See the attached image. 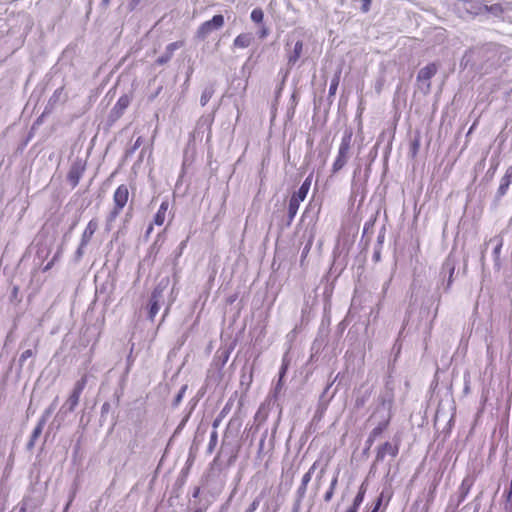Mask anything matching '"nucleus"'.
Segmentation results:
<instances>
[{"label":"nucleus","instance_id":"nucleus-1","mask_svg":"<svg viewBox=\"0 0 512 512\" xmlns=\"http://www.w3.org/2000/svg\"><path fill=\"white\" fill-rule=\"evenodd\" d=\"M511 51L506 46L496 43H486L475 46L462 57L461 65L465 68L471 67L483 73H489L510 60Z\"/></svg>","mask_w":512,"mask_h":512},{"label":"nucleus","instance_id":"nucleus-2","mask_svg":"<svg viewBox=\"0 0 512 512\" xmlns=\"http://www.w3.org/2000/svg\"><path fill=\"white\" fill-rule=\"evenodd\" d=\"M352 137V129H345L339 144L337 156L332 164L331 172L333 175L337 174L348 163L350 158Z\"/></svg>","mask_w":512,"mask_h":512},{"label":"nucleus","instance_id":"nucleus-3","mask_svg":"<svg viewBox=\"0 0 512 512\" xmlns=\"http://www.w3.org/2000/svg\"><path fill=\"white\" fill-rule=\"evenodd\" d=\"M129 199V189L127 185L121 184L119 185L113 194V209L108 213L106 217V226L107 230L111 229L112 223L119 216L123 208L126 206Z\"/></svg>","mask_w":512,"mask_h":512},{"label":"nucleus","instance_id":"nucleus-4","mask_svg":"<svg viewBox=\"0 0 512 512\" xmlns=\"http://www.w3.org/2000/svg\"><path fill=\"white\" fill-rule=\"evenodd\" d=\"M224 16L221 14L214 15L212 19L203 22L197 29L195 37L204 41L211 33L220 30L224 26Z\"/></svg>","mask_w":512,"mask_h":512},{"label":"nucleus","instance_id":"nucleus-5","mask_svg":"<svg viewBox=\"0 0 512 512\" xmlns=\"http://www.w3.org/2000/svg\"><path fill=\"white\" fill-rule=\"evenodd\" d=\"M87 384V377L84 375L82 376L74 385L73 390L66 400V402L62 405L61 410L64 411V413H71L75 410L79 403L80 396L85 389Z\"/></svg>","mask_w":512,"mask_h":512},{"label":"nucleus","instance_id":"nucleus-6","mask_svg":"<svg viewBox=\"0 0 512 512\" xmlns=\"http://www.w3.org/2000/svg\"><path fill=\"white\" fill-rule=\"evenodd\" d=\"M168 280H161L153 289L148 305V318L153 321L160 309V302L163 300L164 290L166 289Z\"/></svg>","mask_w":512,"mask_h":512},{"label":"nucleus","instance_id":"nucleus-7","mask_svg":"<svg viewBox=\"0 0 512 512\" xmlns=\"http://www.w3.org/2000/svg\"><path fill=\"white\" fill-rule=\"evenodd\" d=\"M378 400H379V408L383 409L386 412L385 415H389L391 417L392 416L391 410H392L393 401H394V393H393V387L389 381L386 382L385 391L379 396Z\"/></svg>","mask_w":512,"mask_h":512},{"label":"nucleus","instance_id":"nucleus-8","mask_svg":"<svg viewBox=\"0 0 512 512\" xmlns=\"http://www.w3.org/2000/svg\"><path fill=\"white\" fill-rule=\"evenodd\" d=\"M286 55H287V65L289 68H292L296 65L298 60L300 59L303 51V42L302 40H297L293 47L290 48V43L287 42L285 46Z\"/></svg>","mask_w":512,"mask_h":512},{"label":"nucleus","instance_id":"nucleus-9","mask_svg":"<svg viewBox=\"0 0 512 512\" xmlns=\"http://www.w3.org/2000/svg\"><path fill=\"white\" fill-rule=\"evenodd\" d=\"M85 171V163L81 159L74 161L69 169L67 180L75 188Z\"/></svg>","mask_w":512,"mask_h":512},{"label":"nucleus","instance_id":"nucleus-10","mask_svg":"<svg viewBox=\"0 0 512 512\" xmlns=\"http://www.w3.org/2000/svg\"><path fill=\"white\" fill-rule=\"evenodd\" d=\"M399 446H400L399 440L395 441V443L388 442V441L385 442L384 444L379 446V448L377 449L376 461L382 462L387 455H389L393 458L396 457L399 453Z\"/></svg>","mask_w":512,"mask_h":512},{"label":"nucleus","instance_id":"nucleus-11","mask_svg":"<svg viewBox=\"0 0 512 512\" xmlns=\"http://www.w3.org/2000/svg\"><path fill=\"white\" fill-rule=\"evenodd\" d=\"M130 103L131 97L127 94L122 95L111 109L109 120L112 122L118 120L124 114Z\"/></svg>","mask_w":512,"mask_h":512},{"label":"nucleus","instance_id":"nucleus-12","mask_svg":"<svg viewBox=\"0 0 512 512\" xmlns=\"http://www.w3.org/2000/svg\"><path fill=\"white\" fill-rule=\"evenodd\" d=\"M214 122V113L209 115H203L199 118L196 124L194 134L196 137H200L207 132V140L211 138V127Z\"/></svg>","mask_w":512,"mask_h":512},{"label":"nucleus","instance_id":"nucleus-13","mask_svg":"<svg viewBox=\"0 0 512 512\" xmlns=\"http://www.w3.org/2000/svg\"><path fill=\"white\" fill-rule=\"evenodd\" d=\"M438 67L435 63H429L421 68L417 74V81L426 84V92L430 90V79L437 73Z\"/></svg>","mask_w":512,"mask_h":512},{"label":"nucleus","instance_id":"nucleus-14","mask_svg":"<svg viewBox=\"0 0 512 512\" xmlns=\"http://www.w3.org/2000/svg\"><path fill=\"white\" fill-rule=\"evenodd\" d=\"M487 245L489 244H493V251H492V257H493V262H494V269L496 271H500L501 267H502V262H501V259H500V255H501V250H502V247H503V238L501 236H495L493 238H491L487 243Z\"/></svg>","mask_w":512,"mask_h":512},{"label":"nucleus","instance_id":"nucleus-15","mask_svg":"<svg viewBox=\"0 0 512 512\" xmlns=\"http://www.w3.org/2000/svg\"><path fill=\"white\" fill-rule=\"evenodd\" d=\"M456 267V261L455 259L449 255L446 260L444 261L442 265L441 274L443 277L448 275V279L445 286V291H448L453 283V275Z\"/></svg>","mask_w":512,"mask_h":512},{"label":"nucleus","instance_id":"nucleus-16","mask_svg":"<svg viewBox=\"0 0 512 512\" xmlns=\"http://www.w3.org/2000/svg\"><path fill=\"white\" fill-rule=\"evenodd\" d=\"M389 423H390V416L384 415L383 419L370 432V434L366 440V444H367L368 448H370L372 446L373 442L376 440V438H378L384 432V430L388 427Z\"/></svg>","mask_w":512,"mask_h":512},{"label":"nucleus","instance_id":"nucleus-17","mask_svg":"<svg viewBox=\"0 0 512 512\" xmlns=\"http://www.w3.org/2000/svg\"><path fill=\"white\" fill-rule=\"evenodd\" d=\"M473 484H474V479H473V477H471L469 475L466 476L462 480V482L459 486V489H458V502H457L458 505H460L466 499Z\"/></svg>","mask_w":512,"mask_h":512},{"label":"nucleus","instance_id":"nucleus-18","mask_svg":"<svg viewBox=\"0 0 512 512\" xmlns=\"http://www.w3.org/2000/svg\"><path fill=\"white\" fill-rule=\"evenodd\" d=\"M182 46V42L176 41L166 46L165 52L156 60L158 65H164L170 61L174 52Z\"/></svg>","mask_w":512,"mask_h":512},{"label":"nucleus","instance_id":"nucleus-19","mask_svg":"<svg viewBox=\"0 0 512 512\" xmlns=\"http://www.w3.org/2000/svg\"><path fill=\"white\" fill-rule=\"evenodd\" d=\"M312 182V176L309 175L301 184L299 189L293 193L291 199H296L297 202L301 203L307 197Z\"/></svg>","mask_w":512,"mask_h":512},{"label":"nucleus","instance_id":"nucleus-20","mask_svg":"<svg viewBox=\"0 0 512 512\" xmlns=\"http://www.w3.org/2000/svg\"><path fill=\"white\" fill-rule=\"evenodd\" d=\"M98 229V221L96 219H91L86 228L84 229L82 235H81V242L82 245H88L90 240L92 239L94 233Z\"/></svg>","mask_w":512,"mask_h":512},{"label":"nucleus","instance_id":"nucleus-21","mask_svg":"<svg viewBox=\"0 0 512 512\" xmlns=\"http://www.w3.org/2000/svg\"><path fill=\"white\" fill-rule=\"evenodd\" d=\"M45 425H46V422L44 419L38 420L37 425L33 429L30 439L26 445L28 450H32L34 448L35 443H36L37 439L40 437V435L42 434V431H43V428Z\"/></svg>","mask_w":512,"mask_h":512},{"label":"nucleus","instance_id":"nucleus-22","mask_svg":"<svg viewBox=\"0 0 512 512\" xmlns=\"http://www.w3.org/2000/svg\"><path fill=\"white\" fill-rule=\"evenodd\" d=\"M254 40L252 33H241L233 41L234 48L244 49L249 47Z\"/></svg>","mask_w":512,"mask_h":512},{"label":"nucleus","instance_id":"nucleus-23","mask_svg":"<svg viewBox=\"0 0 512 512\" xmlns=\"http://www.w3.org/2000/svg\"><path fill=\"white\" fill-rule=\"evenodd\" d=\"M66 95H64V87L57 88L52 96L49 98L47 108H54L58 103L65 102Z\"/></svg>","mask_w":512,"mask_h":512},{"label":"nucleus","instance_id":"nucleus-24","mask_svg":"<svg viewBox=\"0 0 512 512\" xmlns=\"http://www.w3.org/2000/svg\"><path fill=\"white\" fill-rule=\"evenodd\" d=\"M168 208H169L168 200L162 201L158 211L156 212V214L154 216V219H153L154 224H156L158 226L163 225L165 218H166V213H167Z\"/></svg>","mask_w":512,"mask_h":512},{"label":"nucleus","instance_id":"nucleus-25","mask_svg":"<svg viewBox=\"0 0 512 512\" xmlns=\"http://www.w3.org/2000/svg\"><path fill=\"white\" fill-rule=\"evenodd\" d=\"M508 9V3L484 4V10L495 17H500Z\"/></svg>","mask_w":512,"mask_h":512},{"label":"nucleus","instance_id":"nucleus-26","mask_svg":"<svg viewBox=\"0 0 512 512\" xmlns=\"http://www.w3.org/2000/svg\"><path fill=\"white\" fill-rule=\"evenodd\" d=\"M339 474H340L339 470L335 471V473L330 481L329 488L327 489V491L325 492V494L323 496V500L327 503L330 502L334 496L336 487L338 485Z\"/></svg>","mask_w":512,"mask_h":512},{"label":"nucleus","instance_id":"nucleus-27","mask_svg":"<svg viewBox=\"0 0 512 512\" xmlns=\"http://www.w3.org/2000/svg\"><path fill=\"white\" fill-rule=\"evenodd\" d=\"M512 183V180L508 178L507 176H503L500 181V185L497 189V192L495 194V201L498 202L501 200L503 196L507 193L510 184Z\"/></svg>","mask_w":512,"mask_h":512},{"label":"nucleus","instance_id":"nucleus-28","mask_svg":"<svg viewBox=\"0 0 512 512\" xmlns=\"http://www.w3.org/2000/svg\"><path fill=\"white\" fill-rule=\"evenodd\" d=\"M299 206H300V203L297 202L296 199L290 198L289 204H288V213H287V223H286L287 226H290L291 223L293 222V220L298 212Z\"/></svg>","mask_w":512,"mask_h":512},{"label":"nucleus","instance_id":"nucleus-29","mask_svg":"<svg viewBox=\"0 0 512 512\" xmlns=\"http://www.w3.org/2000/svg\"><path fill=\"white\" fill-rule=\"evenodd\" d=\"M214 94V89L212 86L210 87H206L202 94H201V97H200V104L201 106H205L209 101L210 99L212 98Z\"/></svg>","mask_w":512,"mask_h":512},{"label":"nucleus","instance_id":"nucleus-30","mask_svg":"<svg viewBox=\"0 0 512 512\" xmlns=\"http://www.w3.org/2000/svg\"><path fill=\"white\" fill-rule=\"evenodd\" d=\"M230 410V407H229V404H226L223 409L220 411V413L218 414V416L214 419L213 423H212V427L214 429H217L219 427V425L221 424L222 420L225 418V416L228 414Z\"/></svg>","mask_w":512,"mask_h":512},{"label":"nucleus","instance_id":"nucleus-31","mask_svg":"<svg viewBox=\"0 0 512 512\" xmlns=\"http://www.w3.org/2000/svg\"><path fill=\"white\" fill-rule=\"evenodd\" d=\"M365 493H366V487L364 485V483L359 487V490H358V493L357 495L355 496L354 500H353V504L355 507L359 508L360 505L363 503L364 501V497H365Z\"/></svg>","mask_w":512,"mask_h":512},{"label":"nucleus","instance_id":"nucleus-32","mask_svg":"<svg viewBox=\"0 0 512 512\" xmlns=\"http://www.w3.org/2000/svg\"><path fill=\"white\" fill-rule=\"evenodd\" d=\"M218 442V433L217 429L213 428V431L210 434V439L207 447V452L212 453L217 445Z\"/></svg>","mask_w":512,"mask_h":512},{"label":"nucleus","instance_id":"nucleus-33","mask_svg":"<svg viewBox=\"0 0 512 512\" xmlns=\"http://www.w3.org/2000/svg\"><path fill=\"white\" fill-rule=\"evenodd\" d=\"M36 355V351L32 350V349H27L25 351H23L18 359V364L20 366V368L23 367L25 361L33 356Z\"/></svg>","mask_w":512,"mask_h":512},{"label":"nucleus","instance_id":"nucleus-34","mask_svg":"<svg viewBox=\"0 0 512 512\" xmlns=\"http://www.w3.org/2000/svg\"><path fill=\"white\" fill-rule=\"evenodd\" d=\"M250 17L254 23H257V24L262 23L263 18H264L263 10L261 8L253 9Z\"/></svg>","mask_w":512,"mask_h":512},{"label":"nucleus","instance_id":"nucleus-35","mask_svg":"<svg viewBox=\"0 0 512 512\" xmlns=\"http://www.w3.org/2000/svg\"><path fill=\"white\" fill-rule=\"evenodd\" d=\"M370 396H371V391H370V390L365 391V392L363 393V395L358 396V397L356 398V400H355V406H356L357 408H361V407H363V406L366 404V402L369 400Z\"/></svg>","mask_w":512,"mask_h":512},{"label":"nucleus","instance_id":"nucleus-36","mask_svg":"<svg viewBox=\"0 0 512 512\" xmlns=\"http://www.w3.org/2000/svg\"><path fill=\"white\" fill-rule=\"evenodd\" d=\"M56 404H57V398L44 410V412L42 413V415L39 419H44L45 422L47 423L48 419L50 418V416L52 415V413L54 412V410L56 408Z\"/></svg>","mask_w":512,"mask_h":512},{"label":"nucleus","instance_id":"nucleus-37","mask_svg":"<svg viewBox=\"0 0 512 512\" xmlns=\"http://www.w3.org/2000/svg\"><path fill=\"white\" fill-rule=\"evenodd\" d=\"M333 396H334V394L328 400H326V402H319V405H318V408H317L314 418L321 419V417L323 416V414L325 413V411L328 407V403L333 398Z\"/></svg>","mask_w":512,"mask_h":512},{"label":"nucleus","instance_id":"nucleus-38","mask_svg":"<svg viewBox=\"0 0 512 512\" xmlns=\"http://www.w3.org/2000/svg\"><path fill=\"white\" fill-rule=\"evenodd\" d=\"M262 500V496L258 495L253 499L250 505L244 510V512H256Z\"/></svg>","mask_w":512,"mask_h":512},{"label":"nucleus","instance_id":"nucleus-39","mask_svg":"<svg viewBox=\"0 0 512 512\" xmlns=\"http://www.w3.org/2000/svg\"><path fill=\"white\" fill-rule=\"evenodd\" d=\"M86 246L87 245H82V242L80 241L79 246L76 249L74 256H73V260L75 263H78L82 259L83 255L85 253Z\"/></svg>","mask_w":512,"mask_h":512},{"label":"nucleus","instance_id":"nucleus-40","mask_svg":"<svg viewBox=\"0 0 512 512\" xmlns=\"http://www.w3.org/2000/svg\"><path fill=\"white\" fill-rule=\"evenodd\" d=\"M339 81H340L339 74L335 75L333 77V79L331 80V83H330V86H329V95L330 96L335 95V93L337 91V88H338V85H339Z\"/></svg>","mask_w":512,"mask_h":512},{"label":"nucleus","instance_id":"nucleus-41","mask_svg":"<svg viewBox=\"0 0 512 512\" xmlns=\"http://www.w3.org/2000/svg\"><path fill=\"white\" fill-rule=\"evenodd\" d=\"M327 466H328V461H326V462L324 463V465L321 467V469H320V471H319L318 475L316 476V483H315V490H316V492H317V491L319 490V488H320V482H321V480H322V478H323V476H324V474H325V471H326Z\"/></svg>","mask_w":512,"mask_h":512},{"label":"nucleus","instance_id":"nucleus-42","mask_svg":"<svg viewBox=\"0 0 512 512\" xmlns=\"http://www.w3.org/2000/svg\"><path fill=\"white\" fill-rule=\"evenodd\" d=\"M143 139L142 137H138L134 144L126 150V156L129 157L135 153V151L142 145Z\"/></svg>","mask_w":512,"mask_h":512},{"label":"nucleus","instance_id":"nucleus-43","mask_svg":"<svg viewBox=\"0 0 512 512\" xmlns=\"http://www.w3.org/2000/svg\"><path fill=\"white\" fill-rule=\"evenodd\" d=\"M283 388V379H278L276 385L274 386L271 397L276 400L278 398V395L280 394L281 390Z\"/></svg>","mask_w":512,"mask_h":512},{"label":"nucleus","instance_id":"nucleus-44","mask_svg":"<svg viewBox=\"0 0 512 512\" xmlns=\"http://www.w3.org/2000/svg\"><path fill=\"white\" fill-rule=\"evenodd\" d=\"M307 485L301 484L298 486L296 492H295V498L298 499H304L307 493Z\"/></svg>","mask_w":512,"mask_h":512},{"label":"nucleus","instance_id":"nucleus-45","mask_svg":"<svg viewBox=\"0 0 512 512\" xmlns=\"http://www.w3.org/2000/svg\"><path fill=\"white\" fill-rule=\"evenodd\" d=\"M268 436V431L266 430L262 436H261V439L259 441V447H258V456H260L263 452V449H264V445H265V441H266V438Z\"/></svg>","mask_w":512,"mask_h":512},{"label":"nucleus","instance_id":"nucleus-46","mask_svg":"<svg viewBox=\"0 0 512 512\" xmlns=\"http://www.w3.org/2000/svg\"><path fill=\"white\" fill-rule=\"evenodd\" d=\"M186 389H187V386L181 387V389L179 390V392L175 396V399H174V404L175 405H178L182 401V398L184 396V393H185Z\"/></svg>","mask_w":512,"mask_h":512},{"label":"nucleus","instance_id":"nucleus-47","mask_svg":"<svg viewBox=\"0 0 512 512\" xmlns=\"http://www.w3.org/2000/svg\"><path fill=\"white\" fill-rule=\"evenodd\" d=\"M420 147V140L419 138H415L411 143V152L412 155L415 156L419 150Z\"/></svg>","mask_w":512,"mask_h":512},{"label":"nucleus","instance_id":"nucleus-48","mask_svg":"<svg viewBox=\"0 0 512 512\" xmlns=\"http://www.w3.org/2000/svg\"><path fill=\"white\" fill-rule=\"evenodd\" d=\"M141 3V0H129L127 3V9L132 12L134 11Z\"/></svg>","mask_w":512,"mask_h":512},{"label":"nucleus","instance_id":"nucleus-49","mask_svg":"<svg viewBox=\"0 0 512 512\" xmlns=\"http://www.w3.org/2000/svg\"><path fill=\"white\" fill-rule=\"evenodd\" d=\"M288 369V364L286 363L285 359L282 361V365L279 370V379H283L286 375Z\"/></svg>","mask_w":512,"mask_h":512},{"label":"nucleus","instance_id":"nucleus-50","mask_svg":"<svg viewBox=\"0 0 512 512\" xmlns=\"http://www.w3.org/2000/svg\"><path fill=\"white\" fill-rule=\"evenodd\" d=\"M302 501V499L295 498L291 512H300Z\"/></svg>","mask_w":512,"mask_h":512},{"label":"nucleus","instance_id":"nucleus-51","mask_svg":"<svg viewBox=\"0 0 512 512\" xmlns=\"http://www.w3.org/2000/svg\"><path fill=\"white\" fill-rule=\"evenodd\" d=\"M337 377H338V375L335 377V379H334L332 382H330V383L326 386V388L324 389V391H323L322 395L320 396V400H319V402H326V401L324 400V398H325L326 394L328 393V390L331 388V386L333 385V383H334V382H335V380L337 379Z\"/></svg>","mask_w":512,"mask_h":512},{"label":"nucleus","instance_id":"nucleus-52","mask_svg":"<svg viewBox=\"0 0 512 512\" xmlns=\"http://www.w3.org/2000/svg\"><path fill=\"white\" fill-rule=\"evenodd\" d=\"M312 476H313V475H312L311 473L306 472V473L303 475L302 479H301V484H304V485H307V486H308L309 482H310V481H311V479H312Z\"/></svg>","mask_w":512,"mask_h":512},{"label":"nucleus","instance_id":"nucleus-53","mask_svg":"<svg viewBox=\"0 0 512 512\" xmlns=\"http://www.w3.org/2000/svg\"><path fill=\"white\" fill-rule=\"evenodd\" d=\"M363 4H362V7H361V10L363 12H368L369 9H370V5H371V0H362Z\"/></svg>","mask_w":512,"mask_h":512},{"label":"nucleus","instance_id":"nucleus-54","mask_svg":"<svg viewBox=\"0 0 512 512\" xmlns=\"http://www.w3.org/2000/svg\"><path fill=\"white\" fill-rule=\"evenodd\" d=\"M258 34H259V38L263 39V38H265V37H267V36H268V34H269V30H268V28H266L265 26H263V27L259 30V33H258Z\"/></svg>","mask_w":512,"mask_h":512},{"label":"nucleus","instance_id":"nucleus-55","mask_svg":"<svg viewBox=\"0 0 512 512\" xmlns=\"http://www.w3.org/2000/svg\"><path fill=\"white\" fill-rule=\"evenodd\" d=\"M319 463L320 461L319 460H316L311 466L310 468L308 469L307 472L311 473L312 475L314 474L315 470L318 468L319 466Z\"/></svg>","mask_w":512,"mask_h":512},{"label":"nucleus","instance_id":"nucleus-56","mask_svg":"<svg viewBox=\"0 0 512 512\" xmlns=\"http://www.w3.org/2000/svg\"><path fill=\"white\" fill-rule=\"evenodd\" d=\"M110 409V404L108 402H105L102 407H101V413L104 414V413H108Z\"/></svg>","mask_w":512,"mask_h":512},{"label":"nucleus","instance_id":"nucleus-57","mask_svg":"<svg viewBox=\"0 0 512 512\" xmlns=\"http://www.w3.org/2000/svg\"><path fill=\"white\" fill-rule=\"evenodd\" d=\"M187 242H188V239L182 241L180 244H179V255L182 254L183 250L185 249L186 245H187Z\"/></svg>","mask_w":512,"mask_h":512},{"label":"nucleus","instance_id":"nucleus-58","mask_svg":"<svg viewBox=\"0 0 512 512\" xmlns=\"http://www.w3.org/2000/svg\"><path fill=\"white\" fill-rule=\"evenodd\" d=\"M381 503H382V498H381V497H379V498L377 499V502H376V504H375V506H374V508H373V510H372L371 512H377V511H378V509H379V508H380V506H381Z\"/></svg>","mask_w":512,"mask_h":512},{"label":"nucleus","instance_id":"nucleus-59","mask_svg":"<svg viewBox=\"0 0 512 512\" xmlns=\"http://www.w3.org/2000/svg\"><path fill=\"white\" fill-rule=\"evenodd\" d=\"M54 265V261L51 260L50 262H48L45 267L43 268V271L46 272L48 270H50L52 268V266Z\"/></svg>","mask_w":512,"mask_h":512},{"label":"nucleus","instance_id":"nucleus-60","mask_svg":"<svg viewBox=\"0 0 512 512\" xmlns=\"http://www.w3.org/2000/svg\"><path fill=\"white\" fill-rule=\"evenodd\" d=\"M200 494V487H195L192 493L193 498H197Z\"/></svg>","mask_w":512,"mask_h":512},{"label":"nucleus","instance_id":"nucleus-61","mask_svg":"<svg viewBox=\"0 0 512 512\" xmlns=\"http://www.w3.org/2000/svg\"><path fill=\"white\" fill-rule=\"evenodd\" d=\"M359 508L351 505L345 512H357Z\"/></svg>","mask_w":512,"mask_h":512},{"label":"nucleus","instance_id":"nucleus-62","mask_svg":"<svg viewBox=\"0 0 512 512\" xmlns=\"http://www.w3.org/2000/svg\"><path fill=\"white\" fill-rule=\"evenodd\" d=\"M152 231H153V225L150 224L146 230V236L148 237Z\"/></svg>","mask_w":512,"mask_h":512},{"label":"nucleus","instance_id":"nucleus-63","mask_svg":"<svg viewBox=\"0 0 512 512\" xmlns=\"http://www.w3.org/2000/svg\"><path fill=\"white\" fill-rule=\"evenodd\" d=\"M60 254H61V252H60V251H58V252L53 256V258H52L51 260H53V261L55 262V261L59 258Z\"/></svg>","mask_w":512,"mask_h":512},{"label":"nucleus","instance_id":"nucleus-64","mask_svg":"<svg viewBox=\"0 0 512 512\" xmlns=\"http://www.w3.org/2000/svg\"><path fill=\"white\" fill-rule=\"evenodd\" d=\"M278 511V507L275 506L271 511L269 510V508L267 507V509L263 512H277Z\"/></svg>","mask_w":512,"mask_h":512}]
</instances>
